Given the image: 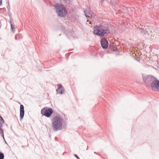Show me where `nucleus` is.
Returning a JSON list of instances; mask_svg holds the SVG:
<instances>
[{"label":"nucleus","mask_w":159,"mask_h":159,"mask_svg":"<svg viewBox=\"0 0 159 159\" xmlns=\"http://www.w3.org/2000/svg\"><path fill=\"white\" fill-rule=\"evenodd\" d=\"M20 119H22L24 115V106L22 105H20Z\"/></svg>","instance_id":"obj_9"},{"label":"nucleus","mask_w":159,"mask_h":159,"mask_svg":"<svg viewBox=\"0 0 159 159\" xmlns=\"http://www.w3.org/2000/svg\"><path fill=\"white\" fill-rule=\"evenodd\" d=\"M4 158V155L3 153L0 152V159H3Z\"/></svg>","instance_id":"obj_14"},{"label":"nucleus","mask_w":159,"mask_h":159,"mask_svg":"<svg viewBox=\"0 0 159 159\" xmlns=\"http://www.w3.org/2000/svg\"><path fill=\"white\" fill-rule=\"evenodd\" d=\"M85 15L86 17H90L92 16V12L89 10H86L85 11Z\"/></svg>","instance_id":"obj_10"},{"label":"nucleus","mask_w":159,"mask_h":159,"mask_svg":"<svg viewBox=\"0 0 159 159\" xmlns=\"http://www.w3.org/2000/svg\"><path fill=\"white\" fill-rule=\"evenodd\" d=\"M2 4V1L1 0H0V5Z\"/></svg>","instance_id":"obj_16"},{"label":"nucleus","mask_w":159,"mask_h":159,"mask_svg":"<svg viewBox=\"0 0 159 159\" xmlns=\"http://www.w3.org/2000/svg\"><path fill=\"white\" fill-rule=\"evenodd\" d=\"M53 113V111L51 108H44L41 111L42 115L47 117H50Z\"/></svg>","instance_id":"obj_4"},{"label":"nucleus","mask_w":159,"mask_h":159,"mask_svg":"<svg viewBox=\"0 0 159 159\" xmlns=\"http://www.w3.org/2000/svg\"><path fill=\"white\" fill-rule=\"evenodd\" d=\"M153 77L150 76H147L144 77L143 78V81L146 85L148 87H150L151 83L152 81L154 80Z\"/></svg>","instance_id":"obj_6"},{"label":"nucleus","mask_w":159,"mask_h":159,"mask_svg":"<svg viewBox=\"0 0 159 159\" xmlns=\"http://www.w3.org/2000/svg\"><path fill=\"white\" fill-rule=\"evenodd\" d=\"M108 32L107 28L101 25L96 26L94 28L93 33L95 34L102 37Z\"/></svg>","instance_id":"obj_2"},{"label":"nucleus","mask_w":159,"mask_h":159,"mask_svg":"<svg viewBox=\"0 0 159 159\" xmlns=\"http://www.w3.org/2000/svg\"><path fill=\"white\" fill-rule=\"evenodd\" d=\"M101 45L103 48H107L108 46V41L106 39H102L101 41Z\"/></svg>","instance_id":"obj_8"},{"label":"nucleus","mask_w":159,"mask_h":159,"mask_svg":"<svg viewBox=\"0 0 159 159\" xmlns=\"http://www.w3.org/2000/svg\"><path fill=\"white\" fill-rule=\"evenodd\" d=\"M150 87L152 90L159 92V81L154 78V80L151 83Z\"/></svg>","instance_id":"obj_5"},{"label":"nucleus","mask_w":159,"mask_h":159,"mask_svg":"<svg viewBox=\"0 0 159 159\" xmlns=\"http://www.w3.org/2000/svg\"><path fill=\"white\" fill-rule=\"evenodd\" d=\"M52 127L57 131L62 129V120L60 117L55 116L52 120Z\"/></svg>","instance_id":"obj_1"},{"label":"nucleus","mask_w":159,"mask_h":159,"mask_svg":"<svg viewBox=\"0 0 159 159\" xmlns=\"http://www.w3.org/2000/svg\"><path fill=\"white\" fill-rule=\"evenodd\" d=\"M11 29L12 30L13 32H14L15 31V27L14 25H12V24H11Z\"/></svg>","instance_id":"obj_13"},{"label":"nucleus","mask_w":159,"mask_h":159,"mask_svg":"<svg viewBox=\"0 0 159 159\" xmlns=\"http://www.w3.org/2000/svg\"><path fill=\"white\" fill-rule=\"evenodd\" d=\"M4 122V120L2 117L0 116V126L2 125Z\"/></svg>","instance_id":"obj_11"},{"label":"nucleus","mask_w":159,"mask_h":159,"mask_svg":"<svg viewBox=\"0 0 159 159\" xmlns=\"http://www.w3.org/2000/svg\"><path fill=\"white\" fill-rule=\"evenodd\" d=\"M58 87L57 89L56 90V91L58 93L62 94L64 92V90L63 87L61 84H59L57 85Z\"/></svg>","instance_id":"obj_7"},{"label":"nucleus","mask_w":159,"mask_h":159,"mask_svg":"<svg viewBox=\"0 0 159 159\" xmlns=\"http://www.w3.org/2000/svg\"><path fill=\"white\" fill-rule=\"evenodd\" d=\"M56 10L58 16L61 17H65L67 14L65 7L62 4H57L55 6Z\"/></svg>","instance_id":"obj_3"},{"label":"nucleus","mask_w":159,"mask_h":159,"mask_svg":"<svg viewBox=\"0 0 159 159\" xmlns=\"http://www.w3.org/2000/svg\"><path fill=\"white\" fill-rule=\"evenodd\" d=\"M75 156L76 157H77V158H78V159H79V157H78L76 155H75Z\"/></svg>","instance_id":"obj_15"},{"label":"nucleus","mask_w":159,"mask_h":159,"mask_svg":"<svg viewBox=\"0 0 159 159\" xmlns=\"http://www.w3.org/2000/svg\"><path fill=\"white\" fill-rule=\"evenodd\" d=\"M2 125L0 126V133L1 134V135L2 137H4V134L3 133V130L2 129Z\"/></svg>","instance_id":"obj_12"}]
</instances>
